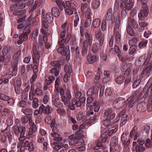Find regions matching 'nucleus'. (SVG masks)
I'll return each mask as SVG.
<instances>
[{
	"instance_id": "nucleus-1",
	"label": "nucleus",
	"mask_w": 152,
	"mask_h": 152,
	"mask_svg": "<svg viewBox=\"0 0 152 152\" xmlns=\"http://www.w3.org/2000/svg\"><path fill=\"white\" fill-rule=\"evenodd\" d=\"M35 20L34 17H32L31 15L28 18L26 22V27L24 29L23 34H21L19 37V40L17 41V43L20 45L22 44L23 42L26 41L28 39V36L30 32L31 25L29 24L31 20Z\"/></svg>"
},
{
	"instance_id": "nucleus-2",
	"label": "nucleus",
	"mask_w": 152,
	"mask_h": 152,
	"mask_svg": "<svg viewBox=\"0 0 152 152\" xmlns=\"http://www.w3.org/2000/svg\"><path fill=\"white\" fill-rule=\"evenodd\" d=\"M86 99L84 97L80 98L78 100H77L75 98H73L71 100V104H70L69 108L70 110H74L75 109V105L77 107H80L82 104L85 103Z\"/></svg>"
},
{
	"instance_id": "nucleus-3",
	"label": "nucleus",
	"mask_w": 152,
	"mask_h": 152,
	"mask_svg": "<svg viewBox=\"0 0 152 152\" xmlns=\"http://www.w3.org/2000/svg\"><path fill=\"white\" fill-rule=\"evenodd\" d=\"M57 52L62 56H66V59L69 60L70 58V50L68 46H59L57 49Z\"/></svg>"
},
{
	"instance_id": "nucleus-4",
	"label": "nucleus",
	"mask_w": 152,
	"mask_h": 152,
	"mask_svg": "<svg viewBox=\"0 0 152 152\" xmlns=\"http://www.w3.org/2000/svg\"><path fill=\"white\" fill-rule=\"evenodd\" d=\"M118 139L115 136H114L111 139L110 145L111 147L110 148V152H117L120 150V147L118 144Z\"/></svg>"
},
{
	"instance_id": "nucleus-5",
	"label": "nucleus",
	"mask_w": 152,
	"mask_h": 152,
	"mask_svg": "<svg viewBox=\"0 0 152 152\" xmlns=\"http://www.w3.org/2000/svg\"><path fill=\"white\" fill-rule=\"evenodd\" d=\"M129 134L128 132H125L122 133L121 136V140L122 145L126 148L129 147L131 140L129 136Z\"/></svg>"
},
{
	"instance_id": "nucleus-6",
	"label": "nucleus",
	"mask_w": 152,
	"mask_h": 152,
	"mask_svg": "<svg viewBox=\"0 0 152 152\" xmlns=\"http://www.w3.org/2000/svg\"><path fill=\"white\" fill-rule=\"evenodd\" d=\"M72 97L71 94L69 90L67 89L65 91L64 95L62 96H61V101L63 102L64 105L68 104L69 107L70 103V99Z\"/></svg>"
},
{
	"instance_id": "nucleus-7",
	"label": "nucleus",
	"mask_w": 152,
	"mask_h": 152,
	"mask_svg": "<svg viewBox=\"0 0 152 152\" xmlns=\"http://www.w3.org/2000/svg\"><path fill=\"white\" fill-rule=\"evenodd\" d=\"M32 59L33 63L34 64H39L40 55L37 50L36 46L34 45L32 47Z\"/></svg>"
},
{
	"instance_id": "nucleus-8",
	"label": "nucleus",
	"mask_w": 152,
	"mask_h": 152,
	"mask_svg": "<svg viewBox=\"0 0 152 152\" xmlns=\"http://www.w3.org/2000/svg\"><path fill=\"white\" fill-rule=\"evenodd\" d=\"M13 132L15 134L18 135L20 134V137H23L25 135L26 132V128L22 126H15L13 127Z\"/></svg>"
},
{
	"instance_id": "nucleus-9",
	"label": "nucleus",
	"mask_w": 152,
	"mask_h": 152,
	"mask_svg": "<svg viewBox=\"0 0 152 152\" xmlns=\"http://www.w3.org/2000/svg\"><path fill=\"white\" fill-rule=\"evenodd\" d=\"M125 104V100L121 98H118L115 100L113 102V106L116 109H121Z\"/></svg>"
},
{
	"instance_id": "nucleus-10",
	"label": "nucleus",
	"mask_w": 152,
	"mask_h": 152,
	"mask_svg": "<svg viewBox=\"0 0 152 152\" xmlns=\"http://www.w3.org/2000/svg\"><path fill=\"white\" fill-rule=\"evenodd\" d=\"M142 7V9L140 10V12L138 14L139 18L141 20H144V17L147 16L149 12L148 6L145 5L144 7Z\"/></svg>"
},
{
	"instance_id": "nucleus-11",
	"label": "nucleus",
	"mask_w": 152,
	"mask_h": 152,
	"mask_svg": "<svg viewBox=\"0 0 152 152\" xmlns=\"http://www.w3.org/2000/svg\"><path fill=\"white\" fill-rule=\"evenodd\" d=\"M149 66H145L142 71L140 76L142 77L144 76L148 77L150 75L152 72V66L150 64Z\"/></svg>"
},
{
	"instance_id": "nucleus-12",
	"label": "nucleus",
	"mask_w": 152,
	"mask_h": 152,
	"mask_svg": "<svg viewBox=\"0 0 152 152\" xmlns=\"http://www.w3.org/2000/svg\"><path fill=\"white\" fill-rule=\"evenodd\" d=\"M144 91L147 92V93L144 95L143 97L145 98H146L149 94V91H150L151 93H152V78H151L148 80L146 85L144 88Z\"/></svg>"
},
{
	"instance_id": "nucleus-13",
	"label": "nucleus",
	"mask_w": 152,
	"mask_h": 152,
	"mask_svg": "<svg viewBox=\"0 0 152 152\" xmlns=\"http://www.w3.org/2000/svg\"><path fill=\"white\" fill-rule=\"evenodd\" d=\"M147 92L144 91V89L142 91H141L140 89H139L134 92L133 96H134V97H135V96H137L136 98L137 99V100H141L143 98L145 99L144 98L143 96L144 95H145L147 94Z\"/></svg>"
},
{
	"instance_id": "nucleus-14",
	"label": "nucleus",
	"mask_w": 152,
	"mask_h": 152,
	"mask_svg": "<svg viewBox=\"0 0 152 152\" xmlns=\"http://www.w3.org/2000/svg\"><path fill=\"white\" fill-rule=\"evenodd\" d=\"M85 36L86 38L83 42V44L91 46L93 40V36L87 32L85 33Z\"/></svg>"
},
{
	"instance_id": "nucleus-15",
	"label": "nucleus",
	"mask_w": 152,
	"mask_h": 152,
	"mask_svg": "<svg viewBox=\"0 0 152 152\" xmlns=\"http://www.w3.org/2000/svg\"><path fill=\"white\" fill-rule=\"evenodd\" d=\"M104 116L106 117L107 118L113 120L115 117V114L113 112V109L111 108L106 109L104 114Z\"/></svg>"
},
{
	"instance_id": "nucleus-16",
	"label": "nucleus",
	"mask_w": 152,
	"mask_h": 152,
	"mask_svg": "<svg viewBox=\"0 0 152 152\" xmlns=\"http://www.w3.org/2000/svg\"><path fill=\"white\" fill-rule=\"evenodd\" d=\"M40 110H42V113L47 115L51 114L53 110V109L48 105L45 107L43 104H42L41 105Z\"/></svg>"
},
{
	"instance_id": "nucleus-17",
	"label": "nucleus",
	"mask_w": 152,
	"mask_h": 152,
	"mask_svg": "<svg viewBox=\"0 0 152 152\" xmlns=\"http://www.w3.org/2000/svg\"><path fill=\"white\" fill-rule=\"evenodd\" d=\"M137 101V99L136 97H134V96H131L127 100L128 102V107L129 108H132L135 104Z\"/></svg>"
},
{
	"instance_id": "nucleus-18",
	"label": "nucleus",
	"mask_w": 152,
	"mask_h": 152,
	"mask_svg": "<svg viewBox=\"0 0 152 152\" xmlns=\"http://www.w3.org/2000/svg\"><path fill=\"white\" fill-rule=\"evenodd\" d=\"M146 107L145 102L142 101L138 104L137 107V110L139 112H143L146 110Z\"/></svg>"
},
{
	"instance_id": "nucleus-19",
	"label": "nucleus",
	"mask_w": 152,
	"mask_h": 152,
	"mask_svg": "<svg viewBox=\"0 0 152 152\" xmlns=\"http://www.w3.org/2000/svg\"><path fill=\"white\" fill-rule=\"evenodd\" d=\"M129 25L128 26H131L134 29L137 28L138 27V25L137 22L133 18H129Z\"/></svg>"
},
{
	"instance_id": "nucleus-20",
	"label": "nucleus",
	"mask_w": 152,
	"mask_h": 152,
	"mask_svg": "<svg viewBox=\"0 0 152 152\" xmlns=\"http://www.w3.org/2000/svg\"><path fill=\"white\" fill-rule=\"evenodd\" d=\"M65 3L68 8H72L73 10H76L77 3L75 1H66Z\"/></svg>"
},
{
	"instance_id": "nucleus-21",
	"label": "nucleus",
	"mask_w": 152,
	"mask_h": 152,
	"mask_svg": "<svg viewBox=\"0 0 152 152\" xmlns=\"http://www.w3.org/2000/svg\"><path fill=\"white\" fill-rule=\"evenodd\" d=\"M100 46L99 45L98 42L93 43L91 47V50L92 52L94 54L97 53L100 48Z\"/></svg>"
},
{
	"instance_id": "nucleus-22",
	"label": "nucleus",
	"mask_w": 152,
	"mask_h": 152,
	"mask_svg": "<svg viewBox=\"0 0 152 152\" xmlns=\"http://www.w3.org/2000/svg\"><path fill=\"white\" fill-rule=\"evenodd\" d=\"M44 18L45 20L49 23H52L53 21V15L51 13L49 12L46 13Z\"/></svg>"
},
{
	"instance_id": "nucleus-23",
	"label": "nucleus",
	"mask_w": 152,
	"mask_h": 152,
	"mask_svg": "<svg viewBox=\"0 0 152 152\" xmlns=\"http://www.w3.org/2000/svg\"><path fill=\"white\" fill-rule=\"evenodd\" d=\"M113 34L114 35H115V39L117 43V44H119L120 41L121 35L119 30H118L116 31L115 28H114Z\"/></svg>"
},
{
	"instance_id": "nucleus-24",
	"label": "nucleus",
	"mask_w": 152,
	"mask_h": 152,
	"mask_svg": "<svg viewBox=\"0 0 152 152\" xmlns=\"http://www.w3.org/2000/svg\"><path fill=\"white\" fill-rule=\"evenodd\" d=\"M51 13L55 17H58L60 15V12L58 9L56 7H53L51 10Z\"/></svg>"
},
{
	"instance_id": "nucleus-25",
	"label": "nucleus",
	"mask_w": 152,
	"mask_h": 152,
	"mask_svg": "<svg viewBox=\"0 0 152 152\" xmlns=\"http://www.w3.org/2000/svg\"><path fill=\"white\" fill-rule=\"evenodd\" d=\"M139 31L140 32L142 31L148 25V23L145 21H141L139 22Z\"/></svg>"
},
{
	"instance_id": "nucleus-26",
	"label": "nucleus",
	"mask_w": 152,
	"mask_h": 152,
	"mask_svg": "<svg viewBox=\"0 0 152 152\" xmlns=\"http://www.w3.org/2000/svg\"><path fill=\"white\" fill-rule=\"evenodd\" d=\"M101 20L99 18H95L93 20L92 25L94 28H98L100 25Z\"/></svg>"
},
{
	"instance_id": "nucleus-27",
	"label": "nucleus",
	"mask_w": 152,
	"mask_h": 152,
	"mask_svg": "<svg viewBox=\"0 0 152 152\" xmlns=\"http://www.w3.org/2000/svg\"><path fill=\"white\" fill-rule=\"evenodd\" d=\"M126 31L127 34L131 36H135L136 34L135 33L134 30L132 27L130 26H128L126 28Z\"/></svg>"
},
{
	"instance_id": "nucleus-28",
	"label": "nucleus",
	"mask_w": 152,
	"mask_h": 152,
	"mask_svg": "<svg viewBox=\"0 0 152 152\" xmlns=\"http://www.w3.org/2000/svg\"><path fill=\"white\" fill-rule=\"evenodd\" d=\"M128 119V118L127 115L126 114L124 115L121 118L120 126L121 127L123 126L126 124Z\"/></svg>"
},
{
	"instance_id": "nucleus-29",
	"label": "nucleus",
	"mask_w": 152,
	"mask_h": 152,
	"mask_svg": "<svg viewBox=\"0 0 152 152\" xmlns=\"http://www.w3.org/2000/svg\"><path fill=\"white\" fill-rule=\"evenodd\" d=\"M53 144L55 145L54 149L56 151H58L60 149L62 146L63 145V144L62 142L58 141L54 142Z\"/></svg>"
},
{
	"instance_id": "nucleus-30",
	"label": "nucleus",
	"mask_w": 152,
	"mask_h": 152,
	"mask_svg": "<svg viewBox=\"0 0 152 152\" xmlns=\"http://www.w3.org/2000/svg\"><path fill=\"white\" fill-rule=\"evenodd\" d=\"M50 135L52 137H54L53 140L59 142L62 140V137H60V135L56 133H53L51 134Z\"/></svg>"
},
{
	"instance_id": "nucleus-31",
	"label": "nucleus",
	"mask_w": 152,
	"mask_h": 152,
	"mask_svg": "<svg viewBox=\"0 0 152 152\" xmlns=\"http://www.w3.org/2000/svg\"><path fill=\"white\" fill-rule=\"evenodd\" d=\"M75 145L78 146L82 145H85V142L83 139L81 138L77 139L76 137L75 136Z\"/></svg>"
},
{
	"instance_id": "nucleus-32",
	"label": "nucleus",
	"mask_w": 152,
	"mask_h": 152,
	"mask_svg": "<svg viewBox=\"0 0 152 152\" xmlns=\"http://www.w3.org/2000/svg\"><path fill=\"white\" fill-rule=\"evenodd\" d=\"M61 61L59 60L54 61L50 63V65L54 68L59 69L61 66Z\"/></svg>"
},
{
	"instance_id": "nucleus-33",
	"label": "nucleus",
	"mask_w": 152,
	"mask_h": 152,
	"mask_svg": "<svg viewBox=\"0 0 152 152\" xmlns=\"http://www.w3.org/2000/svg\"><path fill=\"white\" fill-rule=\"evenodd\" d=\"M22 112L26 115H31L33 113V110L30 108H26L22 110Z\"/></svg>"
},
{
	"instance_id": "nucleus-34",
	"label": "nucleus",
	"mask_w": 152,
	"mask_h": 152,
	"mask_svg": "<svg viewBox=\"0 0 152 152\" xmlns=\"http://www.w3.org/2000/svg\"><path fill=\"white\" fill-rule=\"evenodd\" d=\"M87 59L88 61L91 64H92L96 61V57L95 56L88 55Z\"/></svg>"
},
{
	"instance_id": "nucleus-35",
	"label": "nucleus",
	"mask_w": 152,
	"mask_h": 152,
	"mask_svg": "<svg viewBox=\"0 0 152 152\" xmlns=\"http://www.w3.org/2000/svg\"><path fill=\"white\" fill-rule=\"evenodd\" d=\"M64 70L66 73L69 74L70 75H71L72 71V67L68 65H65Z\"/></svg>"
},
{
	"instance_id": "nucleus-36",
	"label": "nucleus",
	"mask_w": 152,
	"mask_h": 152,
	"mask_svg": "<svg viewBox=\"0 0 152 152\" xmlns=\"http://www.w3.org/2000/svg\"><path fill=\"white\" fill-rule=\"evenodd\" d=\"M99 0H94L92 4V7L94 9H97L100 5Z\"/></svg>"
},
{
	"instance_id": "nucleus-37",
	"label": "nucleus",
	"mask_w": 152,
	"mask_h": 152,
	"mask_svg": "<svg viewBox=\"0 0 152 152\" xmlns=\"http://www.w3.org/2000/svg\"><path fill=\"white\" fill-rule=\"evenodd\" d=\"M88 46L83 44L82 48L81 54L83 56H85L87 55V51Z\"/></svg>"
},
{
	"instance_id": "nucleus-38",
	"label": "nucleus",
	"mask_w": 152,
	"mask_h": 152,
	"mask_svg": "<svg viewBox=\"0 0 152 152\" xmlns=\"http://www.w3.org/2000/svg\"><path fill=\"white\" fill-rule=\"evenodd\" d=\"M135 150L136 152H142L145 150V148L143 145L137 144L135 146Z\"/></svg>"
},
{
	"instance_id": "nucleus-39",
	"label": "nucleus",
	"mask_w": 152,
	"mask_h": 152,
	"mask_svg": "<svg viewBox=\"0 0 152 152\" xmlns=\"http://www.w3.org/2000/svg\"><path fill=\"white\" fill-rule=\"evenodd\" d=\"M25 12V10H18L14 12L13 13V14L18 16H20L24 15Z\"/></svg>"
},
{
	"instance_id": "nucleus-40",
	"label": "nucleus",
	"mask_w": 152,
	"mask_h": 152,
	"mask_svg": "<svg viewBox=\"0 0 152 152\" xmlns=\"http://www.w3.org/2000/svg\"><path fill=\"white\" fill-rule=\"evenodd\" d=\"M124 77L123 76H120L118 77L115 80L116 83L118 84H121L124 82Z\"/></svg>"
},
{
	"instance_id": "nucleus-41",
	"label": "nucleus",
	"mask_w": 152,
	"mask_h": 152,
	"mask_svg": "<svg viewBox=\"0 0 152 152\" xmlns=\"http://www.w3.org/2000/svg\"><path fill=\"white\" fill-rule=\"evenodd\" d=\"M91 88H92L93 90V91L91 92L92 93H93V96L96 97L98 95L99 91L98 88L95 86H93L91 87Z\"/></svg>"
},
{
	"instance_id": "nucleus-42",
	"label": "nucleus",
	"mask_w": 152,
	"mask_h": 152,
	"mask_svg": "<svg viewBox=\"0 0 152 152\" xmlns=\"http://www.w3.org/2000/svg\"><path fill=\"white\" fill-rule=\"evenodd\" d=\"M129 50V54L130 55L133 54L135 52L137 48L136 45H131Z\"/></svg>"
},
{
	"instance_id": "nucleus-43",
	"label": "nucleus",
	"mask_w": 152,
	"mask_h": 152,
	"mask_svg": "<svg viewBox=\"0 0 152 152\" xmlns=\"http://www.w3.org/2000/svg\"><path fill=\"white\" fill-rule=\"evenodd\" d=\"M112 120L106 118V119L103 121V124L105 126H109L111 125Z\"/></svg>"
},
{
	"instance_id": "nucleus-44",
	"label": "nucleus",
	"mask_w": 152,
	"mask_h": 152,
	"mask_svg": "<svg viewBox=\"0 0 152 152\" xmlns=\"http://www.w3.org/2000/svg\"><path fill=\"white\" fill-rule=\"evenodd\" d=\"M66 40L65 39H61L60 37L58 42V43L59 46H65V44H67L68 42L66 41Z\"/></svg>"
},
{
	"instance_id": "nucleus-45",
	"label": "nucleus",
	"mask_w": 152,
	"mask_h": 152,
	"mask_svg": "<svg viewBox=\"0 0 152 152\" xmlns=\"http://www.w3.org/2000/svg\"><path fill=\"white\" fill-rule=\"evenodd\" d=\"M14 89L15 93L18 94H20L22 91V89L21 88L20 86H15Z\"/></svg>"
},
{
	"instance_id": "nucleus-46",
	"label": "nucleus",
	"mask_w": 152,
	"mask_h": 152,
	"mask_svg": "<svg viewBox=\"0 0 152 152\" xmlns=\"http://www.w3.org/2000/svg\"><path fill=\"white\" fill-rule=\"evenodd\" d=\"M137 38L136 37H133L132 39L129 41V44L130 45H134L137 42Z\"/></svg>"
},
{
	"instance_id": "nucleus-47",
	"label": "nucleus",
	"mask_w": 152,
	"mask_h": 152,
	"mask_svg": "<svg viewBox=\"0 0 152 152\" xmlns=\"http://www.w3.org/2000/svg\"><path fill=\"white\" fill-rule=\"evenodd\" d=\"M92 15V13L91 12V9L89 8H88L87 10L85 13V17L87 18H91V16Z\"/></svg>"
},
{
	"instance_id": "nucleus-48",
	"label": "nucleus",
	"mask_w": 152,
	"mask_h": 152,
	"mask_svg": "<svg viewBox=\"0 0 152 152\" xmlns=\"http://www.w3.org/2000/svg\"><path fill=\"white\" fill-rule=\"evenodd\" d=\"M113 93V91L110 88H107L105 91L104 94L106 96H110Z\"/></svg>"
},
{
	"instance_id": "nucleus-49",
	"label": "nucleus",
	"mask_w": 152,
	"mask_h": 152,
	"mask_svg": "<svg viewBox=\"0 0 152 152\" xmlns=\"http://www.w3.org/2000/svg\"><path fill=\"white\" fill-rule=\"evenodd\" d=\"M57 113L58 114L60 115L64 116L66 114V112L64 109L58 108L57 110Z\"/></svg>"
},
{
	"instance_id": "nucleus-50",
	"label": "nucleus",
	"mask_w": 152,
	"mask_h": 152,
	"mask_svg": "<svg viewBox=\"0 0 152 152\" xmlns=\"http://www.w3.org/2000/svg\"><path fill=\"white\" fill-rule=\"evenodd\" d=\"M96 120H97V116L96 115H94L93 117L89 119V121L87 122V124L90 125Z\"/></svg>"
},
{
	"instance_id": "nucleus-51",
	"label": "nucleus",
	"mask_w": 152,
	"mask_h": 152,
	"mask_svg": "<svg viewBox=\"0 0 152 152\" xmlns=\"http://www.w3.org/2000/svg\"><path fill=\"white\" fill-rule=\"evenodd\" d=\"M55 1L60 10H62L63 8L62 7V5H63L64 1L61 0H55Z\"/></svg>"
},
{
	"instance_id": "nucleus-52",
	"label": "nucleus",
	"mask_w": 152,
	"mask_h": 152,
	"mask_svg": "<svg viewBox=\"0 0 152 152\" xmlns=\"http://www.w3.org/2000/svg\"><path fill=\"white\" fill-rule=\"evenodd\" d=\"M75 10H73L72 8H67L65 9V11L67 14L69 15H71L73 13V11Z\"/></svg>"
},
{
	"instance_id": "nucleus-53",
	"label": "nucleus",
	"mask_w": 152,
	"mask_h": 152,
	"mask_svg": "<svg viewBox=\"0 0 152 152\" xmlns=\"http://www.w3.org/2000/svg\"><path fill=\"white\" fill-rule=\"evenodd\" d=\"M91 18H87L84 23V26L87 28L89 27L91 23Z\"/></svg>"
},
{
	"instance_id": "nucleus-54",
	"label": "nucleus",
	"mask_w": 152,
	"mask_h": 152,
	"mask_svg": "<svg viewBox=\"0 0 152 152\" xmlns=\"http://www.w3.org/2000/svg\"><path fill=\"white\" fill-rule=\"evenodd\" d=\"M52 117L50 115L47 116L45 118V122L48 124H49L52 121L51 120Z\"/></svg>"
},
{
	"instance_id": "nucleus-55",
	"label": "nucleus",
	"mask_w": 152,
	"mask_h": 152,
	"mask_svg": "<svg viewBox=\"0 0 152 152\" xmlns=\"http://www.w3.org/2000/svg\"><path fill=\"white\" fill-rule=\"evenodd\" d=\"M141 79L140 78L137 79L134 82L132 85L133 88H135L137 87L141 82Z\"/></svg>"
},
{
	"instance_id": "nucleus-56",
	"label": "nucleus",
	"mask_w": 152,
	"mask_h": 152,
	"mask_svg": "<svg viewBox=\"0 0 152 152\" xmlns=\"http://www.w3.org/2000/svg\"><path fill=\"white\" fill-rule=\"evenodd\" d=\"M21 54V50H18L16 53H15L12 56V59L14 60H16L18 58Z\"/></svg>"
},
{
	"instance_id": "nucleus-57",
	"label": "nucleus",
	"mask_w": 152,
	"mask_h": 152,
	"mask_svg": "<svg viewBox=\"0 0 152 152\" xmlns=\"http://www.w3.org/2000/svg\"><path fill=\"white\" fill-rule=\"evenodd\" d=\"M148 42L147 40H145V41H141L140 42L139 44L138 47L139 48H141L142 47H145Z\"/></svg>"
},
{
	"instance_id": "nucleus-58",
	"label": "nucleus",
	"mask_w": 152,
	"mask_h": 152,
	"mask_svg": "<svg viewBox=\"0 0 152 152\" xmlns=\"http://www.w3.org/2000/svg\"><path fill=\"white\" fill-rule=\"evenodd\" d=\"M131 72V70L130 69H127L125 71V73L124 74V76H123L125 78V77H130Z\"/></svg>"
},
{
	"instance_id": "nucleus-59",
	"label": "nucleus",
	"mask_w": 152,
	"mask_h": 152,
	"mask_svg": "<svg viewBox=\"0 0 152 152\" xmlns=\"http://www.w3.org/2000/svg\"><path fill=\"white\" fill-rule=\"evenodd\" d=\"M84 115L83 112H79L77 115V121H80L83 118Z\"/></svg>"
},
{
	"instance_id": "nucleus-60",
	"label": "nucleus",
	"mask_w": 152,
	"mask_h": 152,
	"mask_svg": "<svg viewBox=\"0 0 152 152\" xmlns=\"http://www.w3.org/2000/svg\"><path fill=\"white\" fill-rule=\"evenodd\" d=\"M7 104L9 106H13L14 104L15 100L13 98H9V99L7 100Z\"/></svg>"
},
{
	"instance_id": "nucleus-61",
	"label": "nucleus",
	"mask_w": 152,
	"mask_h": 152,
	"mask_svg": "<svg viewBox=\"0 0 152 152\" xmlns=\"http://www.w3.org/2000/svg\"><path fill=\"white\" fill-rule=\"evenodd\" d=\"M94 106L95 107L94 110L95 112H98L100 108L99 103L97 102L94 103Z\"/></svg>"
},
{
	"instance_id": "nucleus-62",
	"label": "nucleus",
	"mask_w": 152,
	"mask_h": 152,
	"mask_svg": "<svg viewBox=\"0 0 152 152\" xmlns=\"http://www.w3.org/2000/svg\"><path fill=\"white\" fill-rule=\"evenodd\" d=\"M120 19L119 17L117 18L115 21V27L116 28L118 29L121 25Z\"/></svg>"
},
{
	"instance_id": "nucleus-63",
	"label": "nucleus",
	"mask_w": 152,
	"mask_h": 152,
	"mask_svg": "<svg viewBox=\"0 0 152 152\" xmlns=\"http://www.w3.org/2000/svg\"><path fill=\"white\" fill-rule=\"evenodd\" d=\"M58 92H59L61 96H62L64 95L65 91L63 88H58V89H56Z\"/></svg>"
},
{
	"instance_id": "nucleus-64",
	"label": "nucleus",
	"mask_w": 152,
	"mask_h": 152,
	"mask_svg": "<svg viewBox=\"0 0 152 152\" xmlns=\"http://www.w3.org/2000/svg\"><path fill=\"white\" fill-rule=\"evenodd\" d=\"M121 16L122 19H124L127 18V13L125 10L123 9L121 11Z\"/></svg>"
}]
</instances>
